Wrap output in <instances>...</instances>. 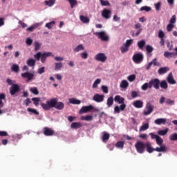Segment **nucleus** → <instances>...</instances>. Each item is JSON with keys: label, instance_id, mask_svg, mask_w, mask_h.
I'll return each mask as SVG.
<instances>
[{"label": "nucleus", "instance_id": "nucleus-14", "mask_svg": "<svg viewBox=\"0 0 177 177\" xmlns=\"http://www.w3.org/2000/svg\"><path fill=\"white\" fill-rule=\"evenodd\" d=\"M102 16L106 20L110 19V17H111V10L104 8L102 12Z\"/></svg>", "mask_w": 177, "mask_h": 177}, {"label": "nucleus", "instance_id": "nucleus-57", "mask_svg": "<svg viewBox=\"0 0 177 177\" xmlns=\"http://www.w3.org/2000/svg\"><path fill=\"white\" fill-rule=\"evenodd\" d=\"M41 52H38L37 54L34 55L35 59H36V60H37L38 62H39L41 59Z\"/></svg>", "mask_w": 177, "mask_h": 177}, {"label": "nucleus", "instance_id": "nucleus-30", "mask_svg": "<svg viewBox=\"0 0 177 177\" xmlns=\"http://www.w3.org/2000/svg\"><path fill=\"white\" fill-rule=\"evenodd\" d=\"M129 86V83L127 80H122L120 83V88H123L127 89V88Z\"/></svg>", "mask_w": 177, "mask_h": 177}, {"label": "nucleus", "instance_id": "nucleus-40", "mask_svg": "<svg viewBox=\"0 0 177 177\" xmlns=\"http://www.w3.org/2000/svg\"><path fill=\"white\" fill-rule=\"evenodd\" d=\"M55 24H56V21H52L49 23H47L46 24V27L48 28V30H50V28H52V27H53Z\"/></svg>", "mask_w": 177, "mask_h": 177}, {"label": "nucleus", "instance_id": "nucleus-36", "mask_svg": "<svg viewBox=\"0 0 177 177\" xmlns=\"http://www.w3.org/2000/svg\"><path fill=\"white\" fill-rule=\"evenodd\" d=\"M27 111H28V113H32V114H35V115H39V112H38L36 109L28 108Z\"/></svg>", "mask_w": 177, "mask_h": 177}, {"label": "nucleus", "instance_id": "nucleus-37", "mask_svg": "<svg viewBox=\"0 0 177 177\" xmlns=\"http://www.w3.org/2000/svg\"><path fill=\"white\" fill-rule=\"evenodd\" d=\"M109 139H110V134L104 132L102 136V141L106 142Z\"/></svg>", "mask_w": 177, "mask_h": 177}, {"label": "nucleus", "instance_id": "nucleus-32", "mask_svg": "<svg viewBox=\"0 0 177 177\" xmlns=\"http://www.w3.org/2000/svg\"><path fill=\"white\" fill-rule=\"evenodd\" d=\"M124 145H125V142L124 141H118L115 145V147L118 149H124Z\"/></svg>", "mask_w": 177, "mask_h": 177}, {"label": "nucleus", "instance_id": "nucleus-54", "mask_svg": "<svg viewBox=\"0 0 177 177\" xmlns=\"http://www.w3.org/2000/svg\"><path fill=\"white\" fill-rule=\"evenodd\" d=\"M129 50V47H127L126 46H124L120 48V50L122 53H125L126 52H128Z\"/></svg>", "mask_w": 177, "mask_h": 177}, {"label": "nucleus", "instance_id": "nucleus-46", "mask_svg": "<svg viewBox=\"0 0 177 177\" xmlns=\"http://www.w3.org/2000/svg\"><path fill=\"white\" fill-rule=\"evenodd\" d=\"M100 2L102 6H110L109 1L100 0Z\"/></svg>", "mask_w": 177, "mask_h": 177}, {"label": "nucleus", "instance_id": "nucleus-6", "mask_svg": "<svg viewBox=\"0 0 177 177\" xmlns=\"http://www.w3.org/2000/svg\"><path fill=\"white\" fill-rule=\"evenodd\" d=\"M94 34L96 35V37H98L99 39H101V41H109V36L106 34V32L104 31L95 32Z\"/></svg>", "mask_w": 177, "mask_h": 177}, {"label": "nucleus", "instance_id": "nucleus-10", "mask_svg": "<svg viewBox=\"0 0 177 177\" xmlns=\"http://www.w3.org/2000/svg\"><path fill=\"white\" fill-rule=\"evenodd\" d=\"M21 77L22 78H26L27 82H29V81L34 80V73H32L30 72H26V73L21 74Z\"/></svg>", "mask_w": 177, "mask_h": 177}, {"label": "nucleus", "instance_id": "nucleus-7", "mask_svg": "<svg viewBox=\"0 0 177 177\" xmlns=\"http://www.w3.org/2000/svg\"><path fill=\"white\" fill-rule=\"evenodd\" d=\"M146 110L143 111L144 115H149L153 113V110H154V106L151 105V103L148 102L145 107Z\"/></svg>", "mask_w": 177, "mask_h": 177}, {"label": "nucleus", "instance_id": "nucleus-44", "mask_svg": "<svg viewBox=\"0 0 177 177\" xmlns=\"http://www.w3.org/2000/svg\"><path fill=\"white\" fill-rule=\"evenodd\" d=\"M143 10H145V12H150L151 10V8L147 6H142L140 8V11L143 12Z\"/></svg>", "mask_w": 177, "mask_h": 177}, {"label": "nucleus", "instance_id": "nucleus-12", "mask_svg": "<svg viewBox=\"0 0 177 177\" xmlns=\"http://www.w3.org/2000/svg\"><path fill=\"white\" fill-rule=\"evenodd\" d=\"M93 110V106L92 105L84 106L80 110V114H84L85 113H89V111H92Z\"/></svg>", "mask_w": 177, "mask_h": 177}, {"label": "nucleus", "instance_id": "nucleus-25", "mask_svg": "<svg viewBox=\"0 0 177 177\" xmlns=\"http://www.w3.org/2000/svg\"><path fill=\"white\" fill-rule=\"evenodd\" d=\"M80 19L81 20L82 23H84V24H86L87 23H89L90 19L88 17H85L84 15H80Z\"/></svg>", "mask_w": 177, "mask_h": 177}, {"label": "nucleus", "instance_id": "nucleus-52", "mask_svg": "<svg viewBox=\"0 0 177 177\" xmlns=\"http://www.w3.org/2000/svg\"><path fill=\"white\" fill-rule=\"evenodd\" d=\"M101 89L104 93H109V87H107V86H102Z\"/></svg>", "mask_w": 177, "mask_h": 177}, {"label": "nucleus", "instance_id": "nucleus-24", "mask_svg": "<svg viewBox=\"0 0 177 177\" xmlns=\"http://www.w3.org/2000/svg\"><path fill=\"white\" fill-rule=\"evenodd\" d=\"M155 151H158V153L165 152L167 151V147L165 145H160V147L155 148Z\"/></svg>", "mask_w": 177, "mask_h": 177}, {"label": "nucleus", "instance_id": "nucleus-48", "mask_svg": "<svg viewBox=\"0 0 177 177\" xmlns=\"http://www.w3.org/2000/svg\"><path fill=\"white\" fill-rule=\"evenodd\" d=\"M156 140V143H157V145H158V146H161L162 145V143H164V140H162L161 138V137H160V136Z\"/></svg>", "mask_w": 177, "mask_h": 177}, {"label": "nucleus", "instance_id": "nucleus-60", "mask_svg": "<svg viewBox=\"0 0 177 177\" xmlns=\"http://www.w3.org/2000/svg\"><path fill=\"white\" fill-rule=\"evenodd\" d=\"M39 48H41V44L38 42H35V50L37 52V50H39Z\"/></svg>", "mask_w": 177, "mask_h": 177}, {"label": "nucleus", "instance_id": "nucleus-27", "mask_svg": "<svg viewBox=\"0 0 177 177\" xmlns=\"http://www.w3.org/2000/svg\"><path fill=\"white\" fill-rule=\"evenodd\" d=\"M160 86L162 89H168V83L165 80H162L160 82Z\"/></svg>", "mask_w": 177, "mask_h": 177}, {"label": "nucleus", "instance_id": "nucleus-34", "mask_svg": "<svg viewBox=\"0 0 177 177\" xmlns=\"http://www.w3.org/2000/svg\"><path fill=\"white\" fill-rule=\"evenodd\" d=\"M11 70L12 71H13L14 73H17L18 71H20V68L19 67V65L15 64L12 65V66L11 67Z\"/></svg>", "mask_w": 177, "mask_h": 177}, {"label": "nucleus", "instance_id": "nucleus-26", "mask_svg": "<svg viewBox=\"0 0 177 177\" xmlns=\"http://www.w3.org/2000/svg\"><path fill=\"white\" fill-rule=\"evenodd\" d=\"M35 59L31 58L27 60L26 62V64L29 66V67H34V66H35Z\"/></svg>", "mask_w": 177, "mask_h": 177}, {"label": "nucleus", "instance_id": "nucleus-39", "mask_svg": "<svg viewBox=\"0 0 177 177\" xmlns=\"http://www.w3.org/2000/svg\"><path fill=\"white\" fill-rule=\"evenodd\" d=\"M100 82H102V80H100V79H97V80L94 82L92 88H93V89H96V88H97V85H99V84H100Z\"/></svg>", "mask_w": 177, "mask_h": 177}, {"label": "nucleus", "instance_id": "nucleus-8", "mask_svg": "<svg viewBox=\"0 0 177 177\" xmlns=\"http://www.w3.org/2000/svg\"><path fill=\"white\" fill-rule=\"evenodd\" d=\"M19 91L20 86L17 84H13L10 88V93L11 96H14V95H16V93H19Z\"/></svg>", "mask_w": 177, "mask_h": 177}, {"label": "nucleus", "instance_id": "nucleus-55", "mask_svg": "<svg viewBox=\"0 0 177 177\" xmlns=\"http://www.w3.org/2000/svg\"><path fill=\"white\" fill-rule=\"evenodd\" d=\"M26 44L28 46H31V45H32V39L31 38H30V37H28L26 39Z\"/></svg>", "mask_w": 177, "mask_h": 177}, {"label": "nucleus", "instance_id": "nucleus-15", "mask_svg": "<svg viewBox=\"0 0 177 177\" xmlns=\"http://www.w3.org/2000/svg\"><path fill=\"white\" fill-rule=\"evenodd\" d=\"M93 100L94 102H96L97 103H101V102H103L104 100V96L103 95H100V94H95Z\"/></svg>", "mask_w": 177, "mask_h": 177}, {"label": "nucleus", "instance_id": "nucleus-64", "mask_svg": "<svg viewBox=\"0 0 177 177\" xmlns=\"http://www.w3.org/2000/svg\"><path fill=\"white\" fill-rule=\"evenodd\" d=\"M106 147H108L111 151H113V150H114V144H108Z\"/></svg>", "mask_w": 177, "mask_h": 177}, {"label": "nucleus", "instance_id": "nucleus-19", "mask_svg": "<svg viewBox=\"0 0 177 177\" xmlns=\"http://www.w3.org/2000/svg\"><path fill=\"white\" fill-rule=\"evenodd\" d=\"M167 82L171 84V85H175L176 84V81L174 79V75H172V73H170L167 76Z\"/></svg>", "mask_w": 177, "mask_h": 177}, {"label": "nucleus", "instance_id": "nucleus-62", "mask_svg": "<svg viewBox=\"0 0 177 177\" xmlns=\"http://www.w3.org/2000/svg\"><path fill=\"white\" fill-rule=\"evenodd\" d=\"M131 96L133 99H135L136 97H138L139 95L138 94V92L136 91H131Z\"/></svg>", "mask_w": 177, "mask_h": 177}, {"label": "nucleus", "instance_id": "nucleus-41", "mask_svg": "<svg viewBox=\"0 0 177 177\" xmlns=\"http://www.w3.org/2000/svg\"><path fill=\"white\" fill-rule=\"evenodd\" d=\"M167 133H168V129L165 130H160L158 131V135H160V136H165Z\"/></svg>", "mask_w": 177, "mask_h": 177}, {"label": "nucleus", "instance_id": "nucleus-16", "mask_svg": "<svg viewBox=\"0 0 177 177\" xmlns=\"http://www.w3.org/2000/svg\"><path fill=\"white\" fill-rule=\"evenodd\" d=\"M50 56H52L53 57V55H52V53L48 52V53H44L43 54H41V63H45L46 62V57H49Z\"/></svg>", "mask_w": 177, "mask_h": 177}, {"label": "nucleus", "instance_id": "nucleus-42", "mask_svg": "<svg viewBox=\"0 0 177 177\" xmlns=\"http://www.w3.org/2000/svg\"><path fill=\"white\" fill-rule=\"evenodd\" d=\"M145 45H146V41L141 40L138 42V46L140 49H143Z\"/></svg>", "mask_w": 177, "mask_h": 177}, {"label": "nucleus", "instance_id": "nucleus-43", "mask_svg": "<svg viewBox=\"0 0 177 177\" xmlns=\"http://www.w3.org/2000/svg\"><path fill=\"white\" fill-rule=\"evenodd\" d=\"M30 91L32 93H33V95H39V91H38V88H37V87L30 88Z\"/></svg>", "mask_w": 177, "mask_h": 177}, {"label": "nucleus", "instance_id": "nucleus-21", "mask_svg": "<svg viewBox=\"0 0 177 177\" xmlns=\"http://www.w3.org/2000/svg\"><path fill=\"white\" fill-rule=\"evenodd\" d=\"M154 122H155V124H156V125H161V124H162L163 125H165V124H167V119L158 118V119L155 120Z\"/></svg>", "mask_w": 177, "mask_h": 177}, {"label": "nucleus", "instance_id": "nucleus-3", "mask_svg": "<svg viewBox=\"0 0 177 177\" xmlns=\"http://www.w3.org/2000/svg\"><path fill=\"white\" fill-rule=\"evenodd\" d=\"M152 88H154V89L156 90L160 89V79H151L148 83L146 82L141 86V89L142 91H146L147 89H151Z\"/></svg>", "mask_w": 177, "mask_h": 177}, {"label": "nucleus", "instance_id": "nucleus-23", "mask_svg": "<svg viewBox=\"0 0 177 177\" xmlns=\"http://www.w3.org/2000/svg\"><path fill=\"white\" fill-rule=\"evenodd\" d=\"M56 3V0H48L44 1V5L46 6H49V8H52Z\"/></svg>", "mask_w": 177, "mask_h": 177}, {"label": "nucleus", "instance_id": "nucleus-50", "mask_svg": "<svg viewBox=\"0 0 177 177\" xmlns=\"http://www.w3.org/2000/svg\"><path fill=\"white\" fill-rule=\"evenodd\" d=\"M170 24H175L176 23V15H173L169 21Z\"/></svg>", "mask_w": 177, "mask_h": 177}, {"label": "nucleus", "instance_id": "nucleus-47", "mask_svg": "<svg viewBox=\"0 0 177 177\" xmlns=\"http://www.w3.org/2000/svg\"><path fill=\"white\" fill-rule=\"evenodd\" d=\"M39 100H40V99L39 97L32 98V101L33 102V104H35V106H38V104L39 103Z\"/></svg>", "mask_w": 177, "mask_h": 177}, {"label": "nucleus", "instance_id": "nucleus-4", "mask_svg": "<svg viewBox=\"0 0 177 177\" xmlns=\"http://www.w3.org/2000/svg\"><path fill=\"white\" fill-rule=\"evenodd\" d=\"M135 147L137 153H139V154H143L145 153V149H146V143H144L142 141H138L135 144Z\"/></svg>", "mask_w": 177, "mask_h": 177}, {"label": "nucleus", "instance_id": "nucleus-28", "mask_svg": "<svg viewBox=\"0 0 177 177\" xmlns=\"http://www.w3.org/2000/svg\"><path fill=\"white\" fill-rule=\"evenodd\" d=\"M164 56H165V57L169 59V57H172L173 56H176V53L165 51L164 53Z\"/></svg>", "mask_w": 177, "mask_h": 177}, {"label": "nucleus", "instance_id": "nucleus-35", "mask_svg": "<svg viewBox=\"0 0 177 177\" xmlns=\"http://www.w3.org/2000/svg\"><path fill=\"white\" fill-rule=\"evenodd\" d=\"M92 115H86V116H82L81 120L82 121H92L93 120Z\"/></svg>", "mask_w": 177, "mask_h": 177}, {"label": "nucleus", "instance_id": "nucleus-49", "mask_svg": "<svg viewBox=\"0 0 177 177\" xmlns=\"http://www.w3.org/2000/svg\"><path fill=\"white\" fill-rule=\"evenodd\" d=\"M154 49L153 48V47L150 45H147L146 46V50L148 53H151V52H153Z\"/></svg>", "mask_w": 177, "mask_h": 177}, {"label": "nucleus", "instance_id": "nucleus-20", "mask_svg": "<svg viewBox=\"0 0 177 177\" xmlns=\"http://www.w3.org/2000/svg\"><path fill=\"white\" fill-rule=\"evenodd\" d=\"M133 106L136 109H142L143 107V102L142 100H136L133 102Z\"/></svg>", "mask_w": 177, "mask_h": 177}, {"label": "nucleus", "instance_id": "nucleus-29", "mask_svg": "<svg viewBox=\"0 0 177 177\" xmlns=\"http://www.w3.org/2000/svg\"><path fill=\"white\" fill-rule=\"evenodd\" d=\"M114 104V99L113 98V97H109L108 99H107V101H106V105L108 107H111L113 106V104Z\"/></svg>", "mask_w": 177, "mask_h": 177}, {"label": "nucleus", "instance_id": "nucleus-17", "mask_svg": "<svg viewBox=\"0 0 177 177\" xmlns=\"http://www.w3.org/2000/svg\"><path fill=\"white\" fill-rule=\"evenodd\" d=\"M169 71V67H161L158 69V73L160 75H162V74H167Z\"/></svg>", "mask_w": 177, "mask_h": 177}, {"label": "nucleus", "instance_id": "nucleus-11", "mask_svg": "<svg viewBox=\"0 0 177 177\" xmlns=\"http://www.w3.org/2000/svg\"><path fill=\"white\" fill-rule=\"evenodd\" d=\"M43 133L45 136H53L55 135V131L49 127H44L43 129Z\"/></svg>", "mask_w": 177, "mask_h": 177}, {"label": "nucleus", "instance_id": "nucleus-33", "mask_svg": "<svg viewBox=\"0 0 177 177\" xmlns=\"http://www.w3.org/2000/svg\"><path fill=\"white\" fill-rule=\"evenodd\" d=\"M69 103H71V104H81V100L72 98L69 100Z\"/></svg>", "mask_w": 177, "mask_h": 177}, {"label": "nucleus", "instance_id": "nucleus-38", "mask_svg": "<svg viewBox=\"0 0 177 177\" xmlns=\"http://www.w3.org/2000/svg\"><path fill=\"white\" fill-rule=\"evenodd\" d=\"M147 129H149V123H145L144 124H142L140 128V132L147 131Z\"/></svg>", "mask_w": 177, "mask_h": 177}, {"label": "nucleus", "instance_id": "nucleus-31", "mask_svg": "<svg viewBox=\"0 0 177 177\" xmlns=\"http://www.w3.org/2000/svg\"><path fill=\"white\" fill-rule=\"evenodd\" d=\"M55 71H59L60 70H62V68L63 67V63L62 62H57V63H55Z\"/></svg>", "mask_w": 177, "mask_h": 177}, {"label": "nucleus", "instance_id": "nucleus-9", "mask_svg": "<svg viewBox=\"0 0 177 177\" xmlns=\"http://www.w3.org/2000/svg\"><path fill=\"white\" fill-rule=\"evenodd\" d=\"M95 59L97 62H102V63H104V62L107 60V56H106V54L103 53H100L95 55Z\"/></svg>", "mask_w": 177, "mask_h": 177}, {"label": "nucleus", "instance_id": "nucleus-1", "mask_svg": "<svg viewBox=\"0 0 177 177\" xmlns=\"http://www.w3.org/2000/svg\"><path fill=\"white\" fill-rule=\"evenodd\" d=\"M41 106L46 111H48L53 108L57 110H63V109H64V104L62 102H57V98H52L50 100L46 101V104L41 102Z\"/></svg>", "mask_w": 177, "mask_h": 177}, {"label": "nucleus", "instance_id": "nucleus-18", "mask_svg": "<svg viewBox=\"0 0 177 177\" xmlns=\"http://www.w3.org/2000/svg\"><path fill=\"white\" fill-rule=\"evenodd\" d=\"M145 149L149 153H153V151H156V149L151 147V144L150 142L145 143Z\"/></svg>", "mask_w": 177, "mask_h": 177}, {"label": "nucleus", "instance_id": "nucleus-56", "mask_svg": "<svg viewBox=\"0 0 177 177\" xmlns=\"http://www.w3.org/2000/svg\"><path fill=\"white\" fill-rule=\"evenodd\" d=\"M166 104H169L170 106H174L175 104V101L174 100H171L170 99H167L165 101Z\"/></svg>", "mask_w": 177, "mask_h": 177}, {"label": "nucleus", "instance_id": "nucleus-53", "mask_svg": "<svg viewBox=\"0 0 177 177\" xmlns=\"http://www.w3.org/2000/svg\"><path fill=\"white\" fill-rule=\"evenodd\" d=\"M133 41V39H129L126 41V43L124 44V46H127V48H129L131 45H132V42Z\"/></svg>", "mask_w": 177, "mask_h": 177}, {"label": "nucleus", "instance_id": "nucleus-13", "mask_svg": "<svg viewBox=\"0 0 177 177\" xmlns=\"http://www.w3.org/2000/svg\"><path fill=\"white\" fill-rule=\"evenodd\" d=\"M152 64H153V66H156V67H161V63L157 62V58H155L147 64L146 70H150Z\"/></svg>", "mask_w": 177, "mask_h": 177}, {"label": "nucleus", "instance_id": "nucleus-59", "mask_svg": "<svg viewBox=\"0 0 177 177\" xmlns=\"http://www.w3.org/2000/svg\"><path fill=\"white\" fill-rule=\"evenodd\" d=\"M170 140H177V133H175L169 136Z\"/></svg>", "mask_w": 177, "mask_h": 177}, {"label": "nucleus", "instance_id": "nucleus-58", "mask_svg": "<svg viewBox=\"0 0 177 177\" xmlns=\"http://www.w3.org/2000/svg\"><path fill=\"white\" fill-rule=\"evenodd\" d=\"M158 37L160 38V39H164V37H165V34L164 32L161 30H159L158 32Z\"/></svg>", "mask_w": 177, "mask_h": 177}, {"label": "nucleus", "instance_id": "nucleus-2", "mask_svg": "<svg viewBox=\"0 0 177 177\" xmlns=\"http://www.w3.org/2000/svg\"><path fill=\"white\" fill-rule=\"evenodd\" d=\"M114 101L118 104H121L119 106H115L114 107V114H120L121 111H124L125 109H127V104L124 103L125 102V98L121 97L120 95H116L114 97Z\"/></svg>", "mask_w": 177, "mask_h": 177}, {"label": "nucleus", "instance_id": "nucleus-51", "mask_svg": "<svg viewBox=\"0 0 177 177\" xmlns=\"http://www.w3.org/2000/svg\"><path fill=\"white\" fill-rule=\"evenodd\" d=\"M174 26L172 24H169L167 26V31H168V32H171V31H172V29L174 28Z\"/></svg>", "mask_w": 177, "mask_h": 177}, {"label": "nucleus", "instance_id": "nucleus-22", "mask_svg": "<svg viewBox=\"0 0 177 177\" xmlns=\"http://www.w3.org/2000/svg\"><path fill=\"white\" fill-rule=\"evenodd\" d=\"M82 127V124L80 122H73L71 124V128H72V129H78L81 128Z\"/></svg>", "mask_w": 177, "mask_h": 177}, {"label": "nucleus", "instance_id": "nucleus-45", "mask_svg": "<svg viewBox=\"0 0 177 177\" xmlns=\"http://www.w3.org/2000/svg\"><path fill=\"white\" fill-rule=\"evenodd\" d=\"M80 50H84V46L82 44L78 45L75 49V52H80Z\"/></svg>", "mask_w": 177, "mask_h": 177}, {"label": "nucleus", "instance_id": "nucleus-61", "mask_svg": "<svg viewBox=\"0 0 177 177\" xmlns=\"http://www.w3.org/2000/svg\"><path fill=\"white\" fill-rule=\"evenodd\" d=\"M130 82H133L134 80H136V76L135 75H129L127 78Z\"/></svg>", "mask_w": 177, "mask_h": 177}, {"label": "nucleus", "instance_id": "nucleus-5", "mask_svg": "<svg viewBox=\"0 0 177 177\" xmlns=\"http://www.w3.org/2000/svg\"><path fill=\"white\" fill-rule=\"evenodd\" d=\"M143 54L142 53H136L133 55L132 60L136 63V64H140L142 62H143Z\"/></svg>", "mask_w": 177, "mask_h": 177}, {"label": "nucleus", "instance_id": "nucleus-63", "mask_svg": "<svg viewBox=\"0 0 177 177\" xmlns=\"http://www.w3.org/2000/svg\"><path fill=\"white\" fill-rule=\"evenodd\" d=\"M80 56H81L82 59H88V53L86 52L81 53Z\"/></svg>", "mask_w": 177, "mask_h": 177}]
</instances>
